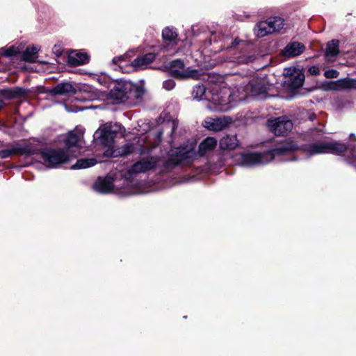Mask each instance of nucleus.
<instances>
[{
  "label": "nucleus",
  "mask_w": 356,
  "mask_h": 356,
  "mask_svg": "<svg viewBox=\"0 0 356 356\" xmlns=\"http://www.w3.org/2000/svg\"><path fill=\"white\" fill-rule=\"evenodd\" d=\"M112 84L108 96L117 103H125L128 100L141 101L145 92L143 86L134 84L127 80H115Z\"/></svg>",
  "instance_id": "nucleus-1"
},
{
  "label": "nucleus",
  "mask_w": 356,
  "mask_h": 356,
  "mask_svg": "<svg viewBox=\"0 0 356 356\" xmlns=\"http://www.w3.org/2000/svg\"><path fill=\"white\" fill-rule=\"evenodd\" d=\"M298 149H301L309 155L327 154V143H314L305 145L300 148L296 142L287 140L272 149H268V157H270L268 162L275 156L290 155Z\"/></svg>",
  "instance_id": "nucleus-2"
},
{
  "label": "nucleus",
  "mask_w": 356,
  "mask_h": 356,
  "mask_svg": "<svg viewBox=\"0 0 356 356\" xmlns=\"http://www.w3.org/2000/svg\"><path fill=\"white\" fill-rule=\"evenodd\" d=\"M38 152L35 154H40L45 164L49 168H56L60 164L66 163L70 161L71 157H76V155H71L68 151L64 149L58 148H39L36 145Z\"/></svg>",
  "instance_id": "nucleus-3"
},
{
  "label": "nucleus",
  "mask_w": 356,
  "mask_h": 356,
  "mask_svg": "<svg viewBox=\"0 0 356 356\" xmlns=\"http://www.w3.org/2000/svg\"><path fill=\"white\" fill-rule=\"evenodd\" d=\"M284 75L283 85L292 93L302 86L305 79L302 70L296 67L285 68Z\"/></svg>",
  "instance_id": "nucleus-4"
},
{
  "label": "nucleus",
  "mask_w": 356,
  "mask_h": 356,
  "mask_svg": "<svg viewBox=\"0 0 356 356\" xmlns=\"http://www.w3.org/2000/svg\"><path fill=\"white\" fill-rule=\"evenodd\" d=\"M185 63L181 59H175L170 61L168 64L169 74L177 79L185 80L187 79H197L200 76L199 71L195 69H189L180 71L184 70Z\"/></svg>",
  "instance_id": "nucleus-5"
},
{
  "label": "nucleus",
  "mask_w": 356,
  "mask_h": 356,
  "mask_svg": "<svg viewBox=\"0 0 356 356\" xmlns=\"http://www.w3.org/2000/svg\"><path fill=\"white\" fill-rule=\"evenodd\" d=\"M38 152V150L36 149V145L35 144L31 143L17 144L10 148L1 149L0 151V158L7 159L13 155L28 157L35 155Z\"/></svg>",
  "instance_id": "nucleus-6"
},
{
  "label": "nucleus",
  "mask_w": 356,
  "mask_h": 356,
  "mask_svg": "<svg viewBox=\"0 0 356 356\" xmlns=\"http://www.w3.org/2000/svg\"><path fill=\"white\" fill-rule=\"evenodd\" d=\"M293 122L286 116L268 119V129L275 136H286L293 129Z\"/></svg>",
  "instance_id": "nucleus-7"
},
{
  "label": "nucleus",
  "mask_w": 356,
  "mask_h": 356,
  "mask_svg": "<svg viewBox=\"0 0 356 356\" xmlns=\"http://www.w3.org/2000/svg\"><path fill=\"white\" fill-rule=\"evenodd\" d=\"M348 150L353 156H356L355 144H348L340 140H333L330 143H327V154L343 156L345 152Z\"/></svg>",
  "instance_id": "nucleus-8"
},
{
  "label": "nucleus",
  "mask_w": 356,
  "mask_h": 356,
  "mask_svg": "<svg viewBox=\"0 0 356 356\" xmlns=\"http://www.w3.org/2000/svg\"><path fill=\"white\" fill-rule=\"evenodd\" d=\"M76 88L70 82H61L51 88H44L43 92L55 97L57 96H72L76 95Z\"/></svg>",
  "instance_id": "nucleus-9"
},
{
  "label": "nucleus",
  "mask_w": 356,
  "mask_h": 356,
  "mask_svg": "<svg viewBox=\"0 0 356 356\" xmlns=\"http://www.w3.org/2000/svg\"><path fill=\"white\" fill-rule=\"evenodd\" d=\"M117 131L112 130L111 127H104L95 133V138L99 139L104 147H111L114 143Z\"/></svg>",
  "instance_id": "nucleus-10"
},
{
  "label": "nucleus",
  "mask_w": 356,
  "mask_h": 356,
  "mask_svg": "<svg viewBox=\"0 0 356 356\" xmlns=\"http://www.w3.org/2000/svg\"><path fill=\"white\" fill-rule=\"evenodd\" d=\"M306 49L305 45L298 41H292L288 43L282 50V56L290 58L300 56Z\"/></svg>",
  "instance_id": "nucleus-11"
},
{
  "label": "nucleus",
  "mask_w": 356,
  "mask_h": 356,
  "mask_svg": "<svg viewBox=\"0 0 356 356\" xmlns=\"http://www.w3.org/2000/svg\"><path fill=\"white\" fill-rule=\"evenodd\" d=\"M286 20L280 17H268V35L273 33L284 34L287 30Z\"/></svg>",
  "instance_id": "nucleus-12"
},
{
  "label": "nucleus",
  "mask_w": 356,
  "mask_h": 356,
  "mask_svg": "<svg viewBox=\"0 0 356 356\" xmlns=\"http://www.w3.org/2000/svg\"><path fill=\"white\" fill-rule=\"evenodd\" d=\"M159 161L158 158L152 156L149 159H142L132 165V170L136 173L146 172L154 169Z\"/></svg>",
  "instance_id": "nucleus-13"
},
{
  "label": "nucleus",
  "mask_w": 356,
  "mask_h": 356,
  "mask_svg": "<svg viewBox=\"0 0 356 356\" xmlns=\"http://www.w3.org/2000/svg\"><path fill=\"white\" fill-rule=\"evenodd\" d=\"M239 155V163L241 165L252 166L261 163L264 154L260 152H243Z\"/></svg>",
  "instance_id": "nucleus-14"
},
{
  "label": "nucleus",
  "mask_w": 356,
  "mask_h": 356,
  "mask_svg": "<svg viewBox=\"0 0 356 356\" xmlns=\"http://www.w3.org/2000/svg\"><path fill=\"white\" fill-rule=\"evenodd\" d=\"M90 60V56L87 53L72 51L67 55V63L70 67H76L86 64Z\"/></svg>",
  "instance_id": "nucleus-15"
},
{
  "label": "nucleus",
  "mask_w": 356,
  "mask_h": 356,
  "mask_svg": "<svg viewBox=\"0 0 356 356\" xmlns=\"http://www.w3.org/2000/svg\"><path fill=\"white\" fill-rule=\"evenodd\" d=\"M94 188L96 191L101 193H111L113 190V178L108 176L104 178L99 177L94 184Z\"/></svg>",
  "instance_id": "nucleus-16"
},
{
  "label": "nucleus",
  "mask_w": 356,
  "mask_h": 356,
  "mask_svg": "<svg viewBox=\"0 0 356 356\" xmlns=\"http://www.w3.org/2000/svg\"><path fill=\"white\" fill-rule=\"evenodd\" d=\"M239 145V141L236 134H227L219 141V147L221 150L231 151Z\"/></svg>",
  "instance_id": "nucleus-17"
},
{
  "label": "nucleus",
  "mask_w": 356,
  "mask_h": 356,
  "mask_svg": "<svg viewBox=\"0 0 356 356\" xmlns=\"http://www.w3.org/2000/svg\"><path fill=\"white\" fill-rule=\"evenodd\" d=\"M245 92L250 96L257 97L267 93V87L257 81H251L245 86Z\"/></svg>",
  "instance_id": "nucleus-18"
},
{
  "label": "nucleus",
  "mask_w": 356,
  "mask_h": 356,
  "mask_svg": "<svg viewBox=\"0 0 356 356\" xmlns=\"http://www.w3.org/2000/svg\"><path fill=\"white\" fill-rule=\"evenodd\" d=\"M156 59L154 53H147L141 56H138L131 63V66L135 70H138L148 64L152 63Z\"/></svg>",
  "instance_id": "nucleus-19"
},
{
  "label": "nucleus",
  "mask_w": 356,
  "mask_h": 356,
  "mask_svg": "<svg viewBox=\"0 0 356 356\" xmlns=\"http://www.w3.org/2000/svg\"><path fill=\"white\" fill-rule=\"evenodd\" d=\"M228 122L225 121V119L222 120L220 118H207L204 121V126L209 130L219 131L222 130L227 125Z\"/></svg>",
  "instance_id": "nucleus-20"
},
{
  "label": "nucleus",
  "mask_w": 356,
  "mask_h": 356,
  "mask_svg": "<svg viewBox=\"0 0 356 356\" xmlns=\"http://www.w3.org/2000/svg\"><path fill=\"white\" fill-rule=\"evenodd\" d=\"M217 145V140L213 137H207L198 146V154L204 156L207 152L213 150Z\"/></svg>",
  "instance_id": "nucleus-21"
},
{
  "label": "nucleus",
  "mask_w": 356,
  "mask_h": 356,
  "mask_svg": "<svg viewBox=\"0 0 356 356\" xmlns=\"http://www.w3.org/2000/svg\"><path fill=\"white\" fill-rule=\"evenodd\" d=\"M178 33L174 27L167 26L162 31V38L164 42H169L175 44H177Z\"/></svg>",
  "instance_id": "nucleus-22"
},
{
  "label": "nucleus",
  "mask_w": 356,
  "mask_h": 356,
  "mask_svg": "<svg viewBox=\"0 0 356 356\" xmlns=\"http://www.w3.org/2000/svg\"><path fill=\"white\" fill-rule=\"evenodd\" d=\"M39 51L37 46H29L22 54V60L29 63L35 62L36 55Z\"/></svg>",
  "instance_id": "nucleus-23"
},
{
  "label": "nucleus",
  "mask_w": 356,
  "mask_h": 356,
  "mask_svg": "<svg viewBox=\"0 0 356 356\" xmlns=\"http://www.w3.org/2000/svg\"><path fill=\"white\" fill-rule=\"evenodd\" d=\"M79 140V135L74 131H70L64 140L65 146L66 147L65 151H68V153L70 154V149L72 147H76Z\"/></svg>",
  "instance_id": "nucleus-24"
},
{
  "label": "nucleus",
  "mask_w": 356,
  "mask_h": 356,
  "mask_svg": "<svg viewBox=\"0 0 356 356\" xmlns=\"http://www.w3.org/2000/svg\"><path fill=\"white\" fill-rule=\"evenodd\" d=\"M339 41L334 39L327 43L325 56L326 57H335L339 53Z\"/></svg>",
  "instance_id": "nucleus-25"
},
{
  "label": "nucleus",
  "mask_w": 356,
  "mask_h": 356,
  "mask_svg": "<svg viewBox=\"0 0 356 356\" xmlns=\"http://www.w3.org/2000/svg\"><path fill=\"white\" fill-rule=\"evenodd\" d=\"M97 163L95 158H86L78 159L75 164L72 166V169H84L92 167Z\"/></svg>",
  "instance_id": "nucleus-26"
},
{
  "label": "nucleus",
  "mask_w": 356,
  "mask_h": 356,
  "mask_svg": "<svg viewBox=\"0 0 356 356\" xmlns=\"http://www.w3.org/2000/svg\"><path fill=\"white\" fill-rule=\"evenodd\" d=\"M134 149L135 147L133 143H127L118 149V154H115L116 151H111L109 156L111 157L118 156H126L132 154L134 152Z\"/></svg>",
  "instance_id": "nucleus-27"
},
{
  "label": "nucleus",
  "mask_w": 356,
  "mask_h": 356,
  "mask_svg": "<svg viewBox=\"0 0 356 356\" xmlns=\"http://www.w3.org/2000/svg\"><path fill=\"white\" fill-rule=\"evenodd\" d=\"M355 80L351 79H341L332 83L333 85L339 87V89H350L355 87Z\"/></svg>",
  "instance_id": "nucleus-28"
},
{
  "label": "nucleus",
  "mask_w": 356,
  "mask_h": 356,
  "mask_svg": "<svg viewBox=\"0 0 356 356\" xmlns=\"http://www.w3.org/2000/svg\"><path fill=\"white\" fill-rule=\"evenodd\" d=\"M267 21L258 22L254 28V33L258 38L267 35Z\"/></svg>",
  "instance_id": "nucleus-29"
},
{
  "label": "nucleus",
  "mask_w": 356,
  "mask_h": 356,
  "mask_svg": "<svg viewBox=\"0 0 356 356\" xmlns=\"http://www.w3.org/2000/svg\"><path fill=\"white\" fill-rule=\"evenodd\" d=\"M206 87L203 84H198L193 87L192 94L195 99H202L206 92Z\"/></svg>",
  "instance_id": "nucleus-30"
},
{
  "label": "nucleus",
  "mask_w": 356,
  "mask_h": 356,
  "mask_svg": "<svg viewBox=\"0 0 356 356\" xmlns=\"http://www.w3.org/2000/svg\"><path fill=\"white\" fill-rule=\"evenodd\" d=\"M180 163L179 161L176 159V157H173L172 154L170 155L168 159L163 162V166L167 170H172L176 166L179 165Z\"/></svg>",
  "instance_id": "nucleus-31"
},
{
  "label": "nucleus",
  "mask_w": 356,
  "mask_h": 356,
  "mask_svg": "<svg viewBox=\"0 0 356 356\" xmlns=\"http://www.w3.org/2000/svg\"><path fill=\"white\" fill-rule=\"evenodd\" d=\"M15 99L25 97L28 96L30 90L21 87H15L12 88Z\"/></svg>",
  "instance_id": "nucleus-32"
},
{
  "label": "nucleus",
  "mask_w": 356,
  "mask_h": 356,
  "mask_svg": "<svg viewBox=\"0 0 356 356\" xmlns=\"http://www.w3.org/2000/svg\"><path fill=\"white\" fill-rule=\"evenodd\" d=\"M19 54V49L18 47H15V46H11L8 49H3L1 55L5 57H13Z\"/></svg>",
  "instance_id": "nucleus-33"
},
{
  "label": "nucleus",
  "mask_w": 356,
  "mask_h": 356,
  "mask_svg": "<svg viewBox=\"0 0 356 356\" xmlns=\"http://www.w3.org/2000/svg\"><path fill=\"white\" fill-rule=\"evenodd\" d=\"M173 157H176L177 161H179V163L181 164V163L186 160L187 159V152H181V151H176L174 153L172 154Z\"/></svg>",
  "instance_id": "nucleus-34"
},
{
  "label": "nucleus",
  "mask_w": 356,
  "mask_h": 356,
  "mask_svg": "<svg viewBox=\"0 0 356 356\" xmlns=\"http://www.w3.org/2000/svg\"><path fill=\"white\" fill-rule=\"evenodd\" d=\"M339 74V72L334 69H330L327 70H325L324 72V76L327 79H333L338 77Z\"/></svg>",
  "instance_id": "nucleus-35"
},
{
  "label": "nucleus",
  "mask_w": 356,
  "mask_h": 356,
  "mask_svg": "<svg viewBox=\"0 0 356 356\" xmlns=\"http://www.w3.org/2000/svg\"><path fill=\"white\" fill-rule=\"evenodd\" d=\"M175 86V81L173 79H168L163 82V88L167 90H172Z\"/></svg>",
  "instance_id": "nucleus-36"
},
{
  "label": "nucleus",
  "mask_w": 356,
  "mask_h": 356,
  "mask_svg": "<svg viewBox=\"0 0 356 356\" xmlns=\"http://www.w3.org/2000/svg\"><path fill=\"white\" fill-rule=\"evenodd\" d=\"M321 73L320 68L316 65L310 66L307 70V74L312 76H318Z\"/></svg>",
  "instance_id": "nucleus-37"
},
{
  "label": "nucleus",
  "mask_w": 356,
  "mask_h": 356,
  "mask_svg": "<svg viewBox=\"0 0 356 356\" xmlns=\"http://www.w3.org/2000/svg\"><path fill=\"white\" fill-rule=\"evenodd\" d=\"M2 94L4 96V97L7 99H15L14 93H13V90L12 88H8V89L3 90L2 92Z\"/></svg>",
  "instance_id": "nucleus-38"
},
{
  "label": "nucleus",
  "mask_w": 356,
  "mask_h": 356,
  "mask_svg": "<svg viewBox=\"0 0 356 356\" xmlns=\"http://www.w3.org/2000/svg\"><path fill=\"white\" fill-rule=\"evenodd\" d=\"M137 174L138 173H136L135 171L132 170L131 165V168L124 174L123 177L125 179L131 181L133 179L134 175Z\"/></svg>",
  "instance_id": "nucleus-39"
},
{
  "label": "nucleus",
  "mask_w": 356,
  "mask_h": 356,
  "mask_svg": "<svg viewBox=\"0 0 356 356\" xmlns=\"http://www.w3.org/2000/svg\"><path fill=\"white\" fill-rule=\"evenodd\" d=\"M126 57L127 55L115 56L113 58L112 62L113 64L118 65L119 67H121L120 63L122 61H125Z\"/></svg>",
  "instance_id": "nucleus-40"
},
{
  "label": "nucleus",
  "mask_w": 356,
  "mask_h": 356,
  "mask_svg": "<svg viewBox=\"0 0 356 356\" xmlns=\"http://www.w3.org/2000/svg\"><path fill=\"white\" fill-rule=\"evenodd\" d=\"M63 50L60 45L55 44L54 46L53 52L57 57L61 56L63 54Z\"/></svg>",
  "instance_id": "nucleus-41"
},
{
  "label": "nucleus",
  "mask_w": 356,
  "mask_h": 356,
  "mask_svg": "<svg viewBox=\"0 0 356 356\" xmlns=\"http://www.w3.org/2000/svg\"><path fill=\"white\" fill-rule=\"evenodd\" d=\"M231 97V93L229 92L228 97L227 98L220 97L218 99V102L216 103L220 105H225L230 102L229 98Z\"/></svg>",
  "instance_id": "nucleus-42"
},
{
  "label": "nucleus",
  "mask_w": 356,
  "mask_h": 356,
  "mask_svg": "<svg viewBox=\"0 0 356 356\" xmlns=\"http://www.w3.org/2000/svg\"><path fill=\"white\" fill-rule=\"evenodd\" d=\"M245 42L244 40H240L238 38H236L232 42L229 48H234L238 46L240 44H245Z\"/></svg>",
  "instance_id": "nucleus-43"
},
{
  "label": "nucleus",
  "mask_w": 356,
  "mask_h": 356,
  "mask_svg": "<svg viewBox=\"0 0 356 356\" xmlns=\"http://www.w3.org/2000/svg\"><path fill=\"white\" fill-rule=\"evenodd\" d=\"M245 42L244 40H240L238 38H236L232 42L229 48H234L238 46L240 44H245Z\"/></svg>",
  "instance_id": "nucleus-44"
},
{
  "label": "nucleus",
  "mask_w": 356,
  "mask_h": 356,
  "mask_svg": "<svg viewBox=\"0 0 356 356\" xmlns=\"http://www.w3.org/2000/svg\"><path fill=\"white\" fill-rule=\"evenodd\" d=\"M334 82L335 81H330L328 83V89L333 90H337L339 89V86H337L332 84V83H334Z\"/></svg>",
  "instance_id": "nucleus-45"
},
{
  "label": "nucleus",
  "mask_w": 356,
  "mask_h": 356,
  "mask_svg": "<svg viewBox=\"0 0 356 356\" xmlns=\"http://www.w3.org/2000/svg\"><path fill=\"white\" fill-rule=\"evenodd\" d=\"M309 119L311 121L314 120L315 119H316V114L314 113H310L309 115Z\"/></svg>",
  "instance_id": "nucleus-46"
},
{
  "label": "nucleus",
  "mask_w": 356,
  "mask_h": 356,
  "mask_svg": "<svg viewBox=\"0 0 356 356\" xmlns=\"http://www.w3.org/2000/svg\"><path fill=\"white\" fill-rule=\"evenodd\" d=\"M349 138L351 141L356 142V136L354 134H350Z\"/></svg>",
  "instance_id": "nucleus-47"
},
{
  "label": "nucleus",
  "mask_w": 356,
  "mask_h": 356,
  "mask_svg": "<svg viewBox=\"0 0 356 356\" xmlns=\"http://www.w3.org/2000/svg\"><path fill=\"white\" fill-rule=\"evenodd\" d=\"M4 105H5V103H4L3 100L0 98V109H1Z\"/></svg>",
  "instance_id": "nucleus-48"
},
{
  "label": "nucleus",
  "mask_w": 356,
  "mask_h": 356,
  "mask_svg": "<svg viewBox=\"0 0 356 356\" xmlns=\"http://www.w3.org/2000/svg\"><path fill=\"white\" fill-rule=\"evenodd\" d=\"M240 62H242V63H248V59L246 58L245 60H241Z\"/></svg>",
  "instance_id": "nucleus-49"
},
{
  "label": "nucleus",
  "mask_w": 356,
  "mask_h": 356,
  "mask_svg": "<svg viewBox=\"0 0 356 356\" xmlns=\"http://www.w3.org/2000/svg\"><path fill=\"white\" fill-rule=\"evenodd\" d=\"M161 134H162V132H159V133L158 134V137H160V136H161Z\"/></svg>",
  "instance_id": "nucleus-50"
}]
</instances>
